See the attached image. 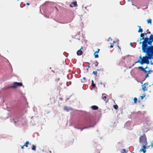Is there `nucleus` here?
Instances as JSON below:
<instances>
[{
	"label": "nucleus",
	"mask_w": 153,
	"mask_h": 153,
	"mask_svg": "<svg viewBox=\"0 0 153 153\" xmlns=\"http://www.w3.org/2000/svg\"><path fill=\"white\" fill-rule=\"evenodd\" d=\"M87 71H88V68H87Z\"/></svg>",
	"instance_id": "51"
},
{
	"label": "nucleus",
	"mask_w": 153,
	"mask_h": 153,
	"mask_svg": "<svg viewBox=\"0 0 153 153\" xmlns=\"http://www.w3.org/2000/svg\"><path fill=\"white\" fill-rule=\"evenodd\" d=\"M148 60V58L147 57V55L146 54V55L145 56H143V57L142 59L140 61V60H139L135 62V63H140L142 65L143 64H144V62H145L146 61V60Z\"/></svg>",
	"instance_id": "5"
},
{
	"label": "nucleus",
	"mask_w": 153,
	"mask_h": 153,
	"mask_svg": "<svg viewBox=\"0 0 153 153\" xmlns=\"http://www.w3.org/2000/svg\"><path fill=\"white\" fill-rule=\"evenodd\" d=\"M87 67H88V68H89L90 67V66H89V65H88V66H87Z\"/></svg>",
	"instance_id": "43"
},
{
	"label": "nucleus",
	"mask_w": 153,
	"mask_h": 153,
	"mask_svg": "<svg viewBox=\"0 0 153 153\" xmlns=\"http://www.w3.org/2000/svg\"><path fill=\"white\" fill-rule=\"evenodd\" d=\"M113 42H114V43H116V42H115V41H113Z\"/></svg>",
	"instance_id": "49"
},
{
	"label": "nucleus",
	"mask_w": 153,
	"mask_h": 153,
	"mask_svg": "<svg viewBox=\"0 0 153 153\" xmlns=\"http://www.w3.org/2000/svg\"><path fill=\"white\" fill-rule=\"evenodd\" d=\"M91 108L94 110H97L98 109V107L96 105H93L91 106Z\"/></svg>",
	"instance_id": "10"
},
{
	"label": "nucleus",
	"mask_w": 153,
	"mask_h": 153,
	"mask_svg": "<svg viewBox=\"0 0 153 153\" xmlns=\"http://www.w3.org/2000/svg\"><path fill=\"white\" fill-rule=\"evenodd\" d=\"M130 45L132 46V43H130Z\"/></svg>",
	"instance_id": "46"
},
{
	"label": "nucleus",
	"mask_w": 153,
	"mask_h": 153,
	"mask_svg": "<svg viewBox=\"0 0 153 153\" xmlns=\"http://www.w3.org/2000/svg\"><path fill=\"white\" fill-rule=\"evenodd\" d=\"M93 63H94V64H95V66H97L98 62L97 61H95V62H94Z\"/></svg>",
	"instance_id": "23"
},
{
	"label": "nucleus",
	"mask_w": 153,
	"mask_h": 153,
	"mask_svg": "<svg viewBox=\"0 0 153 153\" xmlns=\"http://www.w3.org/2000/svg\"><path fill=\"white\" fill-rule=\"evenodd\" d=\"M91 82V85L93 87H94L95 86V85L94 84V82L93 80H92Z\"/></svg>",
	"instance_id": "21"
},
{
	"label": "nucleus",
	"mask_w": 153,
	"mask_h": 153,
	"mask_svg": "<svg viewBox=\"0 0 153 153\" xmlns=\"http://www.w3.org/2000/svg\"><path fill=\"white\" fill-rule=\"evenodd\" d=\"M64 109L65 110V111H69L70 110H71V108H68L67 107V106H65L64 107Z\"/></svg>",
	"instance_id": "14"
},
{
	"label": "nucleus",
	"mask_w": 153,
	"mask_h": 153,
	"mask_svg": "<svg viewBox=\"0 0 153 153\" xmlns=\"http://www.w3.org/2000/svg\"><path fill=\"white\" fill-rule=\"evenodd\" d=\"M147 33L150 34V33H151V32H150L149 31V32H148Z\"/></svg>",
	"instance_id": "40"
},
{
	"label": "nucleus",
	"mask_w": 153,
	"mask_h": 153,
	"mask_svg": "<svg viewBox=\"0 0 153 153\" xmlns=\"http://www.w3.org/2000/svg\"><path fill=\"white\" fill-rule=\"evenodd\" d=\"M151 59H153V57H152Z\"/></svg>",
	"instance_id": "47"
},
{
	"label": "nucleus",
	"mask_w": 153,
	"mask_h": 153,
	"mask_svg": "<svg viewBox=\"0 0 153 153\" xmlns=\"http://www.w3.org/2000/svg\"><path fill=\"white\" fill-rule=\"evenodd\" d=\"M144 35H146L147 34V33H144Z\"/></svg>",
	"instance_id": "44"
},
{
	"label": "nucleus",
	"mask_w": 153,
	"mask_h": 153,
	"mask_svg": "<svg viewBox=\"0 0 153 153\" xmlns=\"http://www.w3.org/2000/svg\"><path fill=\"white\" fill-rule=\"evenodd\" d=\"M139 142L143 145H146L147 144V141L145 134H143L139 138Z\"/></svg>",
	"instance_id": "3"
},
{
	"label": "nucleus",
	"mask_w": 153,
	"mask_h": 153,
	"mask_svg": "<svg viewBox=\"0 0 153 153\" xmlns=\"http://www.w3.org/2000/svg\"><path fill=\"white\" fill-rule=\"evenodd\" d=\"M142 50L143 52L144 53H146V55L147 56H150L153 57V52L150 51H148L147 52H145L144 51V50L143 49H142Z\"/></svg>",
	"instance_id": "6"
},
{
	"label": "nucleus",
	"mask_w": 153,
	"mask_h": 153,
	"mask_svg": "<svg viewBox=\"0 0 153 153\" xmlns=\"http://www.w3.org/2000/svg\"><path fill=\"white\" fill-rule=\"evenodd\" d=\"M131 153H134L132 152Z\"/></svg>",
	"instance_id": "53"
},
{
	"label": "nucleus",
	"mask_w": 153,
	"mask_h": 153,
	"mask_svg": "<svg viewBox=\"0 0 153 153\" xmlns=\"http://www.w3.org/2000/svg\"><path fill=\"white\" fill-rule=\"evenodd\" d=\"M100 51V49H98L97 51L95 52V53H97L99 52V51Z\"/></svg>",
	"instance_id": "29"
},
{
	"label": "nucleus",
	"mask_w": 153,
	"mask_h": 153,
	"mask_svg": "<svg viewBox=\"0 0 153 153\" xmlns=\"http://www.w3.org/2000/svg\"><path fill=\"white\" fill-rule=\"evenodd\" d=\"M29 142L28 141H27L25 143L24 145V146H26V147H27L28 146L27 145L29 144Z\"/></svg>",
	"instance_id": "17"
},
{
	"label": "nucleus",
	"mask_w": 153,
	"mask_h": 153,
	"mask_svg": "<svg viewBox=\"0 0 153 153\" xmlns=\"http://www.w3.org/2000/svg\"><path fill=\"white\" fill-rule=\"evenodd\" d=\"M97 153H100V151H97Z\"/></svg>",
	"instance_id": "41"
},
{
	"label": "nucleus",
	"mask_w": 153,
	"mask_h": 153,
	"mask_svg": "<svg viewBox=\"0 0 153 153\" xmlns=\"http://www.w3.org/2000/svg\"><path fill=\"white\" fill-rule=\"evenodd\" d=\"M141 99L142 100H143V98L144 97V96H141Z\"/></svg>",
	"instance_id": "34"
},
{
	"label": "nucleus",
	"mask_w": 153,
	"mask_h": 153,
	"mask_svg": "<svg viewBox=\"0 0 153 153\" xmlns=\"http://www.w3.org/2000/svg\"><path fill=\"white\" fill-rule=\"evenodd\" d=\"M142 49H143L144 50V51L145 52H147L148 51L153 52V45L148 46L147 45L146 46L145 45L143 46H142Z\"/></svg>",
	"instance_id": "2"
},
{
	"label": "nucleus",
	"mask_w": 153,
	"mask_h": 153,
	"mask_svg": "<svg viewBox=\"0 0 153 153\" xmlns=\"http://www.w3.org/2000/svg\"><path fill=\"white\" fill-rule=\"evenodd\" d=\"M102 99L104 101L105 100L107 97H106V95L105 94H102Z\"/></svg>",
	"instance_id": "12"
},
{
	"label": "nucleus",
	"mask_w": 153,
	"mask_h": 153,
	"mask_svg": "<svg viewBox=\"0 0 153 153\" xmlns=\"http://www.w3.org/2000/svg\"><path fill=\"white\" fill-rule=\"evenodd\" d=\"M149 74V73H148L145 76V77H146V78H147L148 76V74Z\"/></svg>",
	"instance_id": "32"
},
{
	"label": "nucleus",
	"mask_w": 153,
	"mask_h": 153,
	"mask_svg": "<svg viewBox=\"0 0 153 153\" xmlns=\"http://www.w3.org/2000/svg\"><path fill=\"white\" fill-rule=\"evenodd\" d=\"M147 22L148 24L150 23V24H152V20L150 19H148L147 20Z\"/></svg>",
	"instance_id": "18"
},
{
	"label": "nucleus",
	"mask_w": 153,
	"mask_h": 153,
	"mask_svg": "<svg viewBox=\"0 0 153 153\" xmlns=\"http://www.w3.org/2000/svg\"><path fill=\"white\" fill-rule=\"evenodd\" d=\"M123 153H125L126 151L125 149H123Z\"/></svg>",
	"instance_id": "31"
},
{
	"label": "nucleus",
	"mask_w": 153,
	"mask_h": 153,
	"mask_svg": "<svg viewBox=\"0 0 153 153\" xmlns=\"http://www.w3.org/2000/svg\"><path fill=\"white\" fill-rule=\"evenodd\" d=\"M24 146H24V145H23V146H21V149H24Z\"/></svg>",
	"instance_id": "35"
},
{
	"label": "nucleus",
	"mask_w": 153,
	"mask_h": 153,
	"mask_svg": "<svg viewBox=\"0 0 153 153\" xmlns=\"http://www.w3.org/2000/svg\"><path fill=\"white\" fill-rule=\"evenodd\" d=\"M22 85V82H15L13 83V85L10 87V88H15L18 86H21Z\"/></svg>",
	"instance_id": "4"
},
{
	"label": "nucleus",
	"mask_w": 153,
	"mask_h": 153,
	"mask_svg": "<svg viewBox=\"0 0 153 153\" xmlns=\"http://www.w3.org/2000/svg\"><path fill=\"white\" fill-rule=\"evenodd\" d=\"M152 85H153V83L152 84Z\"/></svg>",
	"instance_id": "55"
},
{
	"label": "nucleus",
	"mask_w": 153,
	"mask_h": 153,
	"mask_svg": "<svg viewBox=\"0 0 153 153\" xmlns=\"http://www.w3.org/2000/svg\"><path fill=\"white\" fill-rule=\"evenodd\" d=\"M17 1H19V0H17Z\"/></svg>",
	"instance_id": "54"
},
{
	"label": "nucleus",
	"mask_w": 153,
	"mask_h": 153,
	"mask_svg": "<svg viewBox=\"0 0 153 153\" xmlns=\"http://www.w3.org/2000/svg\"><path fill=\"white\" fill-rule=\"evenodd\" d=\"M55 8H56V9L57 10H58V9H57V8L56 7H55Z\"/></svg>",
	"instance_id": "48"
},
{
	"label": "nucleus",
	"mask_w": 153,
	"mask_h": 153,
	"mask_svg": "<svg viewBox=\"0 0 153 153\" xmlns=\"http://www.w3.org/2000/svg\"><path fill=\"white\" fill-rule=\"evenodd\" d=\"M139 58L140 59H142V57H141V56L140 55V57H139Z\"/></svg>",
	"instance_id": "39"
},
{
	"label": "nucleus",
	"mask_w": 153,
	"mask_h": 153,
	"mask_svg": "<svg viewBox=\"0 0 153 153\" xmlns=\"http://www.w3.org/2000/svg\"><path fill=\"white\" fill-rule=\"evenodd\" d=\"M153 42V35L151 34L149 36V38L146 37L145 38L144 40L142 42H140L139 43L140 44L142 43V45L143 46L145 45L146 46L147 44L149 45H152V43Z\"/></svg>",
	"instance_id": "1"
},
{
	"label": "nucleus",
	"mask_w": 153,
	"mask_h": 153,
	"mask_svg": "<svg viewBox=\"0 0 153 153\" xmlns=\"http://www.w3.org/2000/svg\"><path fill=\"white\" fill-rule=\"evenodd\" d=\"M137 99L136 97H134V102L135 103H136L137 101Z\"/></svg>",
	"instance_id": "20"
},
{
	"label": "nucleus",
	"mask_w": 153,
	"mask_h": 153,
	"mask_svg": "<svg viewBox=\"0 0 153 153\" xmlns=\"http://www.w3.org/2000/svg\"><path fill=\"white\" fill-rule=\"evenodd\" d=\"M26 5H29L30 4L29 3H27L26 4Z\"/></svg>",
	"instance_id": "36"
},
{
	"label": "nucleus",
	"mask_w": 153,
	"mask_h": 153,
	"mask_svg": "<svg viewBox=\"0 0 153 153\" xmlns=\"http://www.w3.org/2000/svg\"><path fill=\"white\" fill-rule=\"evenodd\" d=\"M96 53H94V55L95 56V58H97L99 57L98 55L97 54H96Z\"/></svg>",
	"instance_id": "22"
},
{
	"label": "nucleus",
	"mask_w": 153,
	"mask_h": 153,
	"mask_svg": "<svg viewBox=\"0 0 153 153\" xmlns=\"http://www.w3.org/2000/svg\"><path fill=\"white\" fill-rule=\"evenodd\" d=\"M83 79L85 80V77H84L83 78Z\"/></svg>",
	"instance_id": "45"
},
{
	"label": "nucleus",
	"mask_w": 153,
	"mask_h": 153,
	"mask_svg": "<svg viewBox=\"0 0 153 153\" xmlns=\"http://www.w3.org/2000/svg\"><path fill=\"white\" fill-rule=\"evenodd\" d=\"M150 64L151 65H153V62H152V61H151L150 62Z\"/></svg>",
	"instance_id": "38"
},
{
	"label": "nucleus",
	"mask_w": 153,
	"mask_h": 153,
	"mask_svg": "<svg viewBox=\"0 0 153 153\" xmlns=\"http://www.w3.org/2000/svg\"><path fill=\"white\" fill-rule=\"evenodd\" d=\"M82 49H83V47H82L76 53L78 56H80L82 54L83 52L82 51Z\"/></svg>",
	"instance_id": "7"
},
{
	"label": "nucleus",
	"mask_w": 153,
	"mask_h": 153,
	"mask_svg": "<svg viewBox=\"0 0 153 153\" xmlns=\"http://www.w3.org/2000/svg\"><path fill=\"white\" fill-rule=\"evenodd\" d=\"M110 48H113V45H111L110 46Z\"/></svg>",
	"instance_id": "37"
},
{
	"label": "nucleus",
	"mask_w": 153,
	"mask_h": 153,
	"mask_svg": "<svg viewBox=\"0 0 153 153\" xmlns=\"http://www.w3.org/2000/svg\"><path fill=\"white\" fill-rule=\"evenodd\" d=\"M94 122V121L92 120L91 119H89L87 120V123L88 124L91 125Z\"/></svg>",
	"instance_id": "9"
},
{
	"label": "nucleus",
	"mask_w": 153,
	"mask_h": 153,
	"mask_svg": "<svg viewBox=\"0 0 153 153\" xmlns=\"http://www.w3.org/2000/svg\"><path fill=\"white\" fill-rule=\"evenodd\" d=\"M77 5L76 1H75L71 3V4L70 5V7H76L77 6Z\"/></svg>",
	"instance_id": "8"
},
{
	"label": "nucleus",
	"mask_w": 153,
	"mask_h": 153,
	"mask_svg": "<svg viewBox=\"0 0 153 153\" xmlns=\"http://www.w3.org/2000/svg\"><path fill=\"white\" fill-rule=\"evenodd\" d=\"M147 68V66H146V68H145L144 69H146Z\"/></svg>",
	"instance_id": "42"
},
{
	"label": "nucleus",
	"mask_w": 153,
	"mask_h": 153,
	"mask_svg": "<svg viewBox=\"0 0 153 153\" xmlns=\"http://www.w3.org/2000/svg\"><path fill=\"white\" fill-rule=\"evenodd\" d=\"M142 90L144 91L147 90L146 88V87L145 86L144 87H143L142 88Z\"/></svg>",
	"instance_id": "27"
},
{
	"label": "nucleus",
	"mask_w": 153,
	"mask_h": 153,
	"mask_svg": "<svg viewBox=\"0 0 153 153\" xmlns=\"http://www.w3.org/2000/svg\"><path fill=\"white\" fill-rule=\"evenodd\" d=\"M118 48H120V47H119L118 46Z\"/></svg>",
	"instance_id": "50"
},
{
	"label": "nucleus",
	"mask_w": 153,
	"mask_h": 153,
	"mask_svg": "<svg viewBox=\"0 0 153 153\" xmlns=\"http://www.w3.org/2000/svg\"><path fill=\"white\" fill-rule=\"evenodd\" d=\"M113 107H114V108L116 110L118 109V105H114L113 106Z\"/></svg>",
	"instance_id": "19"
},
{
	"label": "nucleus",
	"mask_w": 153,
	"mask_h": 153,
	"mask_svg": "<svg viewBox=\"0 0 153 153\" xmlns=\"http://www.w3.org/2000/svg\"><path fill=\"white\" fill-rule=\"evenodd\" d=\"M93 74L94 75H97V72L96 71H93Z\"/></svg>",
	"instance_id": "28"
},
{
	"label": "nucleus",
	"mask_w": 153,
	"mask_h": 153,
	"mask_svg": "<svg viewBox=\"0 0 153 153\" xmlns=\"http://www.w3.org/2000/svg\"><path fill=\"white\" fill-rule=\"evenodd\" d=\"M138 68L143 71V70L144 69V68H143V66L139 67Z\"/></svg>",
	"instance_id": "25"
},
{
	"label": "nucleus",
	"mask_w": 153,
	"mask_h": 153,
	"mask_svg": "<svg viewBox=\"0 0 153 153\" xmlns=\"http://www.w3.org/2000/svg\"><path fill=\"white\" fill-rule=\"evenodd\" d=\"M31 149L33 151L36 150V146L35 145H33L31 147Z\"/></svg>",
	"instance_id": "15"
},
{
	"label": "nucleus",
	"mask_w": 153,
	"mask_h": 153,
	"mask_svg": "<svg viewBox=\"0 0 153 153\" xmlns=\"http://www.w3.org/2000/svg\"><path fill=\"white\" fill-rule=\"evenodd\" d=\"M144 33H142L141 34L140 36L142 38H141L140 39V40H144V39H145V38H144Z\"/></svg>",
	"instance_id": "13"
},
{
	"label": "nucleus",
	"mask_w": 153,
	"mask_h": 153,
	"mask_svg": "<svg viewBox=\"0 0 153 153\" xmlns=\"http://www.w3.org/2000/svg\"><path fill=\"white\" fill-rule=\"evenodd\" d=\"M143 148L140 149V150L141 151H143L144 153H145L146 151V150L145 149L146 148L145 145H143Z\"/></svg>",
	"instance_id": "11"
},
{
	"label": "nucleus",
	"mask_w": 153,
	"mask_h": 153,
	"mask_svg": "<svg viewBox=\"0 0 153 153\" xmlns=\"http://www.w3.org/2000/svg\"><path fill=\"white\" fill-rule=\"evenodd\" d=\"M111 37H109V39H111Z\"/></svg>",
	"instance_id": "52"
},
{
	"label": "nucleus",
	"mask_w": 153,
	"mask_h": 153,
	"mask_svg": "<svg viewBox=\"0 0 153 153\" xmlns=\"http://www.w3.org/2000/svg\"><path fill=\"white\" fill-rule=\"evenodd\" d=\"M138 27L139 28L138 32L139 33L142 32H143V30L142 28H141V26H138Z\"/></svg>",
	"instance_id": "16"
},
{
	"label": "nucleus",
	"mask_w": 153,
	"mask_h": 153,
	"mask_svg": "<svg viewBox=\"0 0 153 153\" xmlns=\"http://www.w3.org/2000/svg\"><path fill=\"white\" fill-rule=\"evenodd\" d=\"M144 63H146L147 64H149V61L148 59L146 60V61L144 62Z\"/></svg>",
	"instance_id": "24"
},
{
	"label": "nucleus",
	"mask_w": 153,
	"mask_h": 153,
	"mask_svg": "<svg viewBox=\"0 0 153 153\" xmlns=\"http://www.w3.org/2000/svg\"><path fill=\"white\" fill-rule=\"evenodd\" d=\"M147 57L148 58V59H151L152 56H147Z\"/></svg>",
	"instance_id": "26"
},
{
	"label": "nucleus",
	"mask_w": 153,
	"mask_h": 153,
	"mask_svg": "<svg viewBox=\"0 0 153 153\" xmlns=\"http://www.w3.org/2000/svg\"><path fill=\"white\" fill-rule=\"evenodd\" d=\"M86 128L87 127H85L84 128H80V129L81 131H82L84 129Z\"/></svg>",
	"instance_id": "33"
},
{
	"label": "nucleus",
	"mask_w": 153,
	"mask_h": 153,
	"mask_svg": "<svg viewBox=\"0 0 153 153\" xmlns=\"http://www.w3.org/2000/svg\"><path fill=\"white\" fill-rule=\"evenodd\" d=\"M143 71H144L145 73H147V71H146L145 69H144Z\"/></svg>",
	"instance_id": "30"
}]
</instances>
